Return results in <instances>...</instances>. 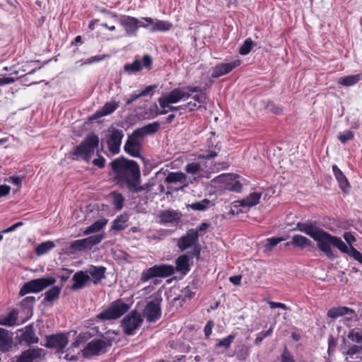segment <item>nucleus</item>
<instances>
[{
  "mask_svg": "<svg viewBox=\"0 0 362 362\" xmlns=\"http://www.w3.org/2000/svg\"><path fill=\"white\" fill-rule=\"evenodd\" d=\"M298 230L309 235L317 242V248L325 253L329 258L332 259L334 255L331 245L336 247L341 252L347 254L357 262L362 259V254L355 247H349L340 238L334 236L318 226L316 221H306L298 223L296 225Z\"/></svg>",
  "mask_w": 362,
  "mask_h": 362,
  "instance_id": "1",
  "label": "nucleus"
},
{
  "mask_svg": "<svg viewBox=\"0 0 362 362\" xmlns=\"http://www.w3.org/2000/svg\"><path fill=\"white\" fill-rule=\"evenodd\" d=\"M115 182L126 187L129 192L139 193L144 190L141 185V172L139 164L124 157L115 158L110 163Z\"/></svg>",
  "mask_w": 362,
  "mask_h": 362,
  "instance_id": "2",
  "label": "nucleus"
},
{
  "mask_svg": "<svg viewBox=\"0 0 362 362\" xmlns=\"http://www.w3.org/2000/svg\"><path fill=\"white\" fill-rule=\"evenodd\" d=\"M130 309V305L122 299L112 302L106 308L98 313L95 317L100 321L113 320L121 317Z\"/></svg>",
  "mask_w": 362,
  "mask_h": 362,
  "instance_id": "3",
  "label": "nucleus"
},
{
  "mask_svg": "<svg viewBox=\"0 0 362 362\" xmlns=\"http://www.w3.org/2000/svg\"><path fill=\"white\" fill-rule=\"evenodd\" d=\"M99 145V138L95 134L88 135L81 143L77 146L73 153L74 156L89 161L91 156Z\"/></svg>",
  "mask_w": 362,
  "mask_h": 362,
  "instance_id": "4",
  "label": "nucleus"
},
{
  "mask_svg": "<svg viewBox=\"0 0 362 362\" xmlns=\"http://www.w3.org/2000/svg\"><path fill=\"white\" fill-rule=\"evenodd\" d=\"M143 317L137 310H132L122 320L120 326L124 333L127 336H132L136 333L143 323Z\"/></svg>",
  "mask_w": 362,
  "mask_h": 362,
  "instance_id": "5",
  "label": "nucleus"
},
{
  "mask_svg": "<svg viewBox=\"0 0 362 362\" xmlns=\"http://www.w3.org/2000/svg\"><path fill=\"white\" fill-rule=\"evenodd\" d=\"M194 93H203L199 86H182L173 88L169 92V95L163 98L166 103H179L192 97Z\"/></svg>",
  "mask_w": 362,
  "mask_h": 362,
  "instance_id": "6",
  "label": "nucleus"
},
{
  "mask_svg": "<svg viewBox=\"0 0 362 362\" xmlns=\"http://www.w3.org/2000/svg\"><path fill=\"white\" fill-rule=\"evenodd\" d=\"M56 280L53 277H43L30 280L22 286L19 295L24 296L28 293L40 292L47 287L54 284Z\"/></svg>",
  "mask_w": 362,
  "mask_h": 362,
  "instance_id": "7",
  "label": "nucleus"
},
{
  "mask_svg": "<svg viewBox=\"0 0 362 362\" xmlns=\"http://www.w3.org/2000/svg\"><path fill=\"white\" fill-rule=\"evenodd\" d=\"M123 137L124 132L122 130L114 127H111L107 129L105 136V142L112 155L117 154L120 151Z\"/></svg>",
  "mask_w": 362,
  "mask_h": 362,
  "instance_id": "8",
  "label": "nucleus"
},
{
  "mask_svg": "<svg viewBox=\"0 0 362 362\" xmlns=\"http://www.w3.org/2000/svg\"><path fill=\"white\" fill-rule=\"evenodd\" d=\"M119 23L124 28L127 36H136L139 28H147L143 17L138 19L130 16H122L119 19Z\"/></svg>",
  "mask_w": 362,
  "mask_h": 362,
  "instance_id": "9",
  "label": "nucleus"
},
{
  "mask_svg": "<svg viewBox=\"0 0 362 362\" xmlns=\"http://www.w3.org/2000/svg\"><path fill=\"white\" fill-rule=\"evenodd\" d=\"M175 273V267L170 264L154 265L142 273L141 280L147 281L154 277H168Z\"/></svg>",
  "mask_w": 362,
  "mask_h": 362,
  "instance_id": "10",
  "label": "nucleus"
},
{
  "mask_svg": "<svg viewBox=\"0 0 362 362\" xmlns=\"http://www.w3.org/2000/svg\"><path fill=\"white\" fill-rule=\"evenodd\" d=\"M105 238V234H96L86 238L73 241L70 245V249L74 252H81L86 249H90L93 246L99 244Z\"/></svg>",
  "mask_w": 362,
  "mask_h": 362,
  "instance_id": "11",
  "label": "nucleus"
},
{
  "mask_svg": "<svg viewBox=\"0 0 362 362\" xmlns=\"http://www.w3.org/2000/svg\"><path fill=\"white\" fill-rule=\"evenodd\" d=\"M182 219V214L175 210H163L156 217V222L167 226H176Z\"/></svg>",
  "mask_w": 362,
  "mask_h": 362,
  "instance_id": "12",
  "label": "nucleus"
},
{
  "mask_svg": "<svg viewBox=\"0 0 362 362\" xmlns=\"http://www.w3.org/2000/svg\"><path fill=\"white\" fill-rule=\"evenodd\" d=\"M160 300L148 301L143 310V316L148 322L152 323L158 321L161 317Z\"/></svg>",
  "mask_w": 362,
  "mask_h": 362,
  "instance_id": "13",
  "label": "nucleus"
},
{
  "mask_svg": "<svg viewBox=\"0 0 362 362\" xmlns=\"http://www.w3.org/2000/svg\"><path fill=\"white\" fill-rule=\"evenodd\" d=\"M199 241V235L193 228L187 231L185 235L177 240V246L180 251H185L187 249L199 247L197 243Z\"/></svg>",
  "mask_w": 362,
  "mask_h": 362,
  "instance_id": "14",
  "label": "nucleus"
},
{
  "mask_svg": "<svg viewBox=\"0 0 362 362\" xmlns=\"http://www.w3.org/2000/svg\"><path fill=\"white\" fill-rule=\"evenodd\" d=\"M140 139L141 138L137 134H135V132L134 131L132 134L129 136L126 141L124 146V151L132 157H141V151L142 146Z\"/></svg>",
  "mask_w": 362,
  "mask_h": 362,
  "instance_id": "15",
  "label": "nucleus"
},
{
  "mask_svg": "<svg viewBox=\"0 0 362 362\" xmlns=\"http://www.w3.org/2000/svg\"><path fill=\"white\" fill-rule=\"evenodd\" d=\"M105 343L101 339H95L88 342L82 351L85 358L98 356L106 352Z\"/></svg>",
  "mask_w": 362,
  "mask_h": 362,
  "instance_id": "16",
  "label": "nucleus"
},
{
  "mask_svg": "<svg viewBox=\"0 0 362 362\" xmlns=\"http://www.w3.org/2000/svg\"><path fill=\"white\" fill-rule=\"evenodd\" d=\"M200 247H195L191 252L180 255L175 261L176 269L179 272H187L189 271V262L190 259L196 257L199 259L200 257Z\"/></svg>",
  "mask_w": 362,
  "mask_h": 362,
  "instance_id": "17",
  "label": "nucleus"
},
{
  "mask_svg": "<svg viewBox=\"0 0 362 362\" xmlns=\"http://www.w3.org/2000/svg\"><path fill=\"white\" fill-rule=\"evenodd\" d=\"M147 28L151 33L161 32L165 33L173 28V23L168 21L154 19L151 17H143Z\"/></svg>",
  "mask_w": 362,
  "mask_h": 362,
  "instance_id": "18",
  "label": "nucleus"
},
{
  "mask_svg": "<svg viewBox=\"0 0 362 362\" xmlns=\"http://www.w3.org/2000/svg\"><path fill=\"white\" fill-rule=\"evenodd\" d=\"M240 64V59H235L233 62L228 63L218 64L213 68L211 72V77L214 78H216L220 76H224L232 71L236 67L239 66Z\"/></svg>",
  "mask_w": 362,
  "mask_h": 362,
  "instance_id": "19",
  "label": "nucleus"
},
{
  "mask_svg": "<svg viewBox=\"0 0 362 362\" xmlns=\"http://www.w3.org/2000/svg\"><path fill=\"white\" fill-rule=\"evenodd\" d=\"M69 338L66 334L60 333L47 337V346L55 349L57 351H62L68 344Z\"/></svg>",
  "mask_w": 362,
  "mask_h": 362,
  "instance_id": "20",
  "label": "nucleus"
},
{
  "mask_svg": "<svg viewBox=\"0 0 362 362\" xmlns=\"http://www.w3.org/2000/svg\"><path fill=\"white\" fill-rule=\"evenodd\" d=\"M120 105V100L117 98H112L107 102L100 109L98 110L92 116L93 119H98L113 113Z\"/></svg>",
  "mask_w": 362,
  "mask_h": 362,
  "instance_id": "21",
  "label": "nucleus"
},
{
  "mask_svg": "<svg viewBox=\"0 0 362 362\" xmlns=\"http://www.w3.org/2000/svg\"><path fill=\"white\" fill-rule=\"evenodd\" d=\"M85 271L89 275V281L95 285L100 284L105 278L106 268L103 266L90 265Z\"/></svg>",
  "mask_w": 362,
  "mask_h": 362,
  "instance_id": "22",
  "label": "nucleus"
},
{
  "mask_svg": "<svg viewBox=\"0 0 362 362\" xmlns=\"http://www.w3.org/2000/svg\"><path fill=\"white\" fill-rule=\"evenodd\" d=\"M332 168L333 174L338 182L339 188L343 191V192L346 194L349 193L351 189V185L346 175L337 167V165H333Z\"/></svg>",
  "mask_w": 362,
  "mask_h": 362,
  "instance_id": "23",
  "label": "nucleus"
},
{
  "mask_svg": "<svg viewBox=\"0 0 362 362\" xmlns=\"http://www.w3.org/2000/svg\"><path fill=\"white\" fill-rule=\"evenodd\" d=\"M164 182L166 184H177L182 185L181 187L177 188L178 190L187 187L188 185L187 175L182 172H170L165 178Z\"/></svg>",
  "mask_w": 362,
  "mask_h": 362,
  "instance_id": "24",
  "label": "nucleus"
},
{
  "mask_svg": "<svg viewBox=\"0 0 362 362\" xmlns=\"http://www.w3.org/2000/svg\"><path fill=\"white\" fill-rule=\"evenodd\" d=\"M73 284L71 286L72 291H77L85 287L89 281V275L86 271L81 270L76 272L72 277Z\"/></svg>",
  "mask_w": 362,
  "mask_h": 362,
  "instance_id": "25",
  "label": "nucleus"
},
{
  "mask_svg": "<svg viewBox=\"0 0 362 362\" xmlns=\"http://www.w3.org/2000/svg\"><path fill=\"white\" fill-rule=\"evenodd\" d=\"M328 317L332 319H337L339 317L345 315H354L356 316V312L352 308L346 306H337L330 308L327 313Z\"/></svg>",
  "mask_w": 362,
  "mask_h": 362,
  "instance_id": "26",
  "label": "nucleus"
},
{
  "mask_svg": "<svg viewBox=\"0 0 362 362\" xmlns=\"http://www.w3.org/2000/svg\"><path fill=\"white\" fill-rule=\"evenodd\" d=\"M42 349H33L23 351L16 359V362H33L36 358L42 357Z\"/></svg>",
  "mask_w": 362,
  "mask_h": 362,
  "instance_id": "27",
  "label": "nucleus"
},
{
  "mask_svg": "<svg viewBox=\"0 0 362 362\" xmlns=\"http://www.w3.org/2000/svg\"><path fill=\"white\" fill-rule=\"evenodd\" d=\"M13 344V333L0 327V351H8Z\"/></svg>",
  "mask_w": 362,
  "mask_h": 362,
  "instance_id": "28",
  "label": "nucleus"
},
{
  "mask_svg": "<svg viewBox=\"0 0 362 362\" xmlns=\"http://www.w3.org/2000/svg\"><path fill=\"white\" fill-rule=\"evenodd\" d=\"M262 194L261 192H252L246 198L237 201V206L248 208L255 206L259 204Z\"/></svg>",
  "mask_w": 362,
  "mask_h": 362,
  "instance_id": "29",
  "label": "nucleus"
},
{
  "mask_svg": "<svg viewBox=\"0 0 362 362\" xmlns=\"http://www.w3.org/2000/svg\"><path fill=\"white\" fill-rule=\"evenodd\" d=\"M160 129V123L158 122H153L149 123L142 127L138 128L134 130L135 134H137L141 138L146 135H152L156 134Z\"/></svg>",
  "mask_w": 362,
  "mask_h": 362,
  "instance_id": "30",
  "label": "nucleus"
},
{
  "mask_svg": "<svg viewBox=\"0 0 362 362\" xmlns=\"http://www.w3.org/2000/svg\"><path fill=\"white\" fill-rule=\"evenodd\" d=\"M286 245L303 249L307 247H313V243L305 236L301 235H294L292 236L291 241L290 243H287Z\"/></svg>",
  "mask_w": 362,
  "mask_h": 362,
  "instance_id": "31",
  "label": "nucleus"
},
{
  "mask_svg": "<svg viewBox=\"0 0 362 362\" xmlns=\"http://www.w3.org/2000/svg\"><path fill=\"white\" fill-rule=\"evenodd\" d=\"M39 339L36 336L34 329L31 327H26L25 331L21 335L20 342L30 346L37 343Z\"/></svg>",
  "mask_w": 362,
  "mask_h": 362,
  "instance_id": "32",
  "label": "nucleus"
},
{
  "mask_svg": "<svg viewBox=\"0 0 362 362\" xmlns=\"http://www.w3.org/2000/svg\"><path fill=\"white\" fill-rule=\"evenodd\" d=\"M172 230L168 229H160L158 230H151L147 233L146 238L151 241H161L166 237L170 235Z\"/></svg>",
  "mask_w": 362,
  "mask_h": 362,
  "instance_id": "33",
  "label": "nucleus"
},
{
  "mask_svg": "<svg viewBox=\"0 0 362 362\" xmlns=\"http://www.w3.org/2000/svg\"><path fill=\"white\" fill-rule=\"evenodd\" d=\"M95 335H101L98 327H93L88 331L81 332L77 337L76 343H84Z\"/></svg>",
  "mask_w": 362,
  "mask_h": 362,
  "instance_id": "34",
  "label": "nucleus"
},
{
  "mask_svg": "<svg viewBox=\"0 0 362 362\" xmlns=\"http://www.w3.org/2000/svg\"><path fill=\"white\" fill-rule=\"evenodd\" d=\"M107 223V220L105 218L95 221L90 226L87 227L83 231L84 235H89L102 230Z\"/></svg>",
  "mask_w": 362,
  "mask_h": 362,
  "instance_id": "35",
  "label": "nucleus"
},
{
  "mask_svg": "<svg viewBox=\"0 0 362 362\" xmlns=\"http://www.w3.org/2000/svg\"><path fill=\"white\" fill-rule=\"evenodd\" d=\"M129 217L126 214L118 216L112 222V229L117 231L125 229Z\"/></svg>",
  "mask_w": 362,
  "mask_h": 362,
  "instance_id": "36",
  "label": "nucleus"
},
{
  "mask_svg": "<svg viewBox=\"0 0 362 362\" xmlns=\"http://www.w3.org/2000/svg\"><path fill=\"white\" fill-rule=\"evenodd\" d=\"M55 246V243L52 240L42 242L35 248V255L38 257L42 256L52 250Z\"/></svg>",
  "mask_w": 362,
  "mask_h": 362,
  "instance_id": "37",
  "label": "nucleus"
},
{
  "mask_svg": "<svg viewBox=\"0 0 362 362\" xmlns=\"http://www.w3.org/2000/svg\"><path fill=\"white\" fill-rule=\"evenodd\" d=\"M142 69L141 61L137 57L132 63L125 64L124 71L129 75H132L140 71Z\"/></svg>",
  "mask_w": 362,
  "mask_h": 362,
  "instance_id": "38",
  "label": "nucleus"
},
{
  "mask_svg": "<svg viewBox=\"0 0 362 362\" xmlns=\"http://www.w3.org/2000/svg\"><path fill=\"white\" fill-rule=\"evenodd\" d=\"M110 197L116 210H121L124 207V197L122 193L113 191L110 193Z\"/></svg>",
  "mask_w": 362,
  "mask_h": 362,
  "instance_id": "39",
  "label": "nucleus"
},
{
  "mask_svg": "<svg viewBox=\"0 0 362 362\" xmlns=\"http://www.w3.org/2000/svg\"><path fill=\"white\" fill-rule=\"evenodd\" d=\"M214 206L211 201L207 199H204L200 202H193L188 205V207L194 211H204Z\"/></svg>",
  "mask_w": 362,
  "mask_h": 362,
  "instance_id": "40",
  "label": "nucleus"
},
{
  "mask_svg": "<svg viewBox=\"0 0 362 362\" xmlns=\"http://www.w3.org/2000/svg\"><path fill=\"white\" fill-rule=\"evenodd\" d=\"M362 78L361 74L350 75L341 77L339 79V83L344 86H351L356 84Z\"/></svg>",
  "mask_w": 362,
  "mask_h": 362,
  "instance_id": "41",
  "label": "nucleus"
},
{
  "mask_svg": "<svg viewBox=\"0 0 362 362\" xmlns=\"http://www.w3.org/2000/svg\"><path fill=\"white\" fill-rule=\"evenodd\" d=\"M1 325L5 326H14L16 325L18 319V312L16 310H13L8 313L6 316L1 317Z\"/></svg>",
  "mask_w": 362,
  "mask_h": 362,
  "instance_id": "42",
  "label": "nucleus"
},
{
  "mask_svg": "<svg viewBox=\"0 0 362 362\" xmlns=\"http://www.w3.org/2000/svg\"><path fill=\"white\" fill-rule=\"evenodd\" d=\"M168 95H169V93L163 94L158 100L159 105L162 109L168 108V110L170 111H178V110H184V106L182 105H178V106H172L170 105L175 104V103H166L165 101H163V98H166Z\"/></svg>",
  "mask_w": 362,
  "mask_h": 362,
  "instance_id": "43",
  "label": "nucleus"
},
{
  "mask_svg": "<svg viewBox=\"0 0 362 362\" xmlns=\"http://www.w3.org/2000/svg\"><path fill=\"white\" fill-rule=\"evenodd\" d=\"M61 292V288L59 286H53L44 293V301L52 302L58 298Z\"/></svg>",
  "mask_w": 362,
  "mask_h": 362,
  "instance_id": "44",
  "label": "nucleus"
},
{
  "mask_svg": "<svg viewBox=\"0 0 362 362\" xmlns=\"http://www.w3.org/2000/svg\"><path fill=\"white\" fill-rule=\"evenodd\" d=\"M347 337L354 342L362 344V330L360 328H353L349 331Z\"/></svg>",
  "mask_w": 362,
  "mask_h": 362,
  "instance_id": "45",
  "label": "nucleus"
},
{
  "mask_svg": "<svg viewBox=\"0 0 362 362\" xmlns=\"http://www.w3.org/2000/svg\"><path fill=\"white\" fill-rule=\"evenodd\" d=\"M112 334L117 335L118 332L109 330L105 333V335H103V334L100 335V337H103V339H102L105 343L106 349L107 347L111 346L112 345V343L115 341V337H112Z\"/></svg>",
  "mask_w": 362,
  "mask_h": 362,
  "instance_id": "46",
  "label": "nucleus"
},
{
  "mask_svg": "<svg viewBox=\"0 0 362 362\" xmlns=\"http://www.w3.org/2000/svg\"><path fill=\"white\" fill-rule=\"evenodd\" d=\"M362 352V346L353 345L346 351V355L351 358H358Z\"/></svg>",
  "mask_w": 362,
  "mask_h": 362,
  "instance_id": "47",
  "label": "nucleus"
},
{
  "mask_svg": "<svg viewBox=\"0 0 362 362\" xmlns=\"http://www.w3.org/2000/svg\"><path fill=\"white\" fill-rule=\"evenodd\" d=\"M185 170L189 174L197 175L202 170V167L199 163L192 162L185 166Z\"/></svg>",
  "mask_w": 362,
  "mask_h": 362,
  "instance_id": "48",
  "label": "nucleus"
},
{
  "mask_svg": "<svg viewBox=\"0 0 362 362\" xmlns=\"http://www.w3.org/2000/svg\"><path fill=\"white\" fill-rule=\"evenodd\" d=\"M252 45L253 41L250 38L246 39L244 43L240 46L239 53L241 55H247L250 52Z\"/></svg>",
  "mask_w": 362,
  "mask_h": 362,
  "instance_id": "49",
  "label": "nucleus"
},
{
  "mask_svg": "<svg viewBox=\"0 0 362 362\" xmlns=\"http://www.w3.org/2000/svg\"><path fill=\"white\" fill-rule=\"evenodd\" d=\"M235 337V336L234 334L228 335L226 337L223 338L222 339H221L216 344V346L217 347H224L226 349H228L230 346V345H231L232 342L233 341Z\"/></svg>",
  "mask_w": 362,
  "mask_h": 362,
  "instance_id": "50",
  "label": "nucleus"
},
{
  "mask_svg": "<svg viewBox=\"0 0 362 362\" xmlns=\"http://www.w3.org/2000/svg\"><path fill=\"white\" fill-rule=\"evenodd\" d=\"M273 333V327L271 326L269 329L266 332H261L257 334V337L255 340V344L256 345H259L262 341L267 337H269Z\"/></svg>",
  "mask_w": 362,
  "mask_h": 362,
  "instance_id": "51",
  "label": "nucleus"
},
{
  "mask_svg": "<svg viewBox=\"0 0 362 362\" xmlns=\"http://www.w3.org/2000/svg\"><path fill=\"white\" fill-rule=\"evenodd\" d=\"M283 240L281 238L272 237L266 240L265 247L268 250H272L275 246H276L280 242Z\"/></svg>",
  "mask_w": 362,
  "mask_h": 362,
  "instance_id": "52",
  "label": "nucleus"
},
{
  "mask_svg": "<svg viewBox=\"0 0 362 362\" xmlns=\"http://www.w3.org/2000/svg\"><path fill=\"white\" fill-rule=\"evenodd\" d=\"M354 137V133L351 130L345 131L344 132L341 133L338 135V139L342 144H345L348 141L353 139Z\"/></svg>",
  "mask_w": 362,
  "mask_h": 362,
  "instance_id": "53",
  "label": "nucleus"
},
{
  "mask_svg": "<svg viewBox=\"0 0 362 362\" xmlns=\"http://www.w3.org/2000/svg\"><path fill=\"white\" fill-rule=\"evenodd\" d=\"M23 176H10L5 179V182L13 184V185L17 186L19 189L21 187L22 181L23 180Z\"/></svg>",
  "mask_w": 362,
  "mask_h": 362,
  "instance_id": "54",
  "label": "nucleus"
},
{
  "mask_svg": "<svg viewBox=\"0 0 362 362\" xmlns=\"http://www.w3.org/2000/svg\"><path fill=\"white\" fill-rule=\"evenodd\" d=\"M215 148L217 151H209L207 153L199 154L198 156V158L202 159H211L216 157L218 155V152L220 151L221 148L218 147V146L216 145Z\"/></svg>",
  "mask_w": 362,
  "mask_h": 362,
  "instance_id": "55",
  "label": "nucleus"
},
{
  "mask_svg": "<svg viewBox=\"0 0 362 362\" xmlns=\"http://www.w3.org/2000/svg\"><path fill=\"white\" fill-rule=\"evenodd\" d=\"M140 97L139 92H133L126 98V102L124 106H128L131 105L133 102L139 99Z\"/></svg>",
  "mask_w": 362,
  "mask_h": 362,
  "instance_id": "56",
  "label": "nucleus"
},
{
  "mask_svg": "<svg viewBox=\"0 0 362 362\" xmlns=\"http://www.w3.org/2000/svg\"><path fill=\"white\" fill-rule=\"evenodd\" d=\"M156 88V86H148L143 90L139 91L140 97H145L148 95H152L153 91Z\"/></svg>",
  "mask_w": 362,
  "mask_h": 362,
  "instance_id": "57",
  "label": "nucleus"
},
{
  "mask_svg": "<svg viewBox=\"0 0 362 362\" xmlns=\"http://www.w3.org/2000/svg\"><path fill=\"white\" fill-rule=\"evenodd\" d=\"M105 55L103 56H93L90 58L86 59L82 65L90 64L96 62H99L105 58Z\"/></svg>",
  "mask_w": 362,
  "mask_h": 362,
  "instance_id": "58",
  "label": "nucleus"
},
{
  "mask_svg": "<svg viewBox=\"0 0 362 362\" xmlns=\"http://www.w3.org/2000/svg\"><path fill=\"white\" fill-rule=\"evenodd\" d=\"M228 189L232 192H240L242 191L243 186L239 181L235 180L230 185V186H228Z\"/></svg>",
  "mask_w": 362,
  "mask_h": 362,
  "instance_id": "59",
  "label": "nucleus"
},
{
  "mask_svg": "<svg viewBox=\"0 0 362 362\" xmlns=\"http://www.w3.org/2000/svg\"><path fill=\"white\" fill-rule=\"evenodd\" d=\"M214 325V321H212V320H209L206 322V324L205 325L204 328V332L205 337L206 338H209V336L211 334Z\"/></svg>",
  "mask_w": 362,
  "mask_h": 362,
  "instance_id": "60",
  "label": "nucleus"
},
{
  "mask_svg": "<svg viewBox=\"0 0 362 362\" xmlns=\"http://www.w3.org/2000/svg\"><path fill=\"white\" fill-rule=\"evenodd\" d=\"M191 98L194 100L195 103L197 102L199 104H204L206 103V97L204 93H201L193 96L192 95Z\"/></svg>",
  "mask_w": 362,
  "mask_h": 362,
  "instance_id": "61",
  "label": "nucleus"
},
{
  "mask_svg": "<svg viewBox=\"0 0 362 362\" xmlns=\"http://www.w3.org/2000/svg\"><path fill=\"white\" fill-rule=\"evenodd\" d=\"M149 112H150V115L148 117L151 119L156 118L157 116L159 115V108H158V105L156 103L152 105L149 107Z\"/></svg>",
  "mask_w": 362,
  "mask_h": 362,
  "instance_id": "62",
  "label": "nucleus"
},
{
  "mask_svg": "<svg viewBox=\"0 0 362 362\" xmlns=\"http://www.w3.org/2000/svg\"><path fill=\"white\" fill-rule=\"evenodd\" d=\"M343 238L349 245V247H351L352 243L356 241L355 237L350 232H345L343 235Z\"/></svg>",
  "mask_w": 362,
  "mask_h": 362,
  "instance_id": "63",
  "label": "nucleus"
},
{
  "mask_svg": "<svg viewBox=\"0 0 362 362\" xmlns=\"http://www.w3.org/2000/svg\"><path fill=\"white\" fill-rule=\"evenodd\" d=\"M142 63L145 68L151 69L153 63L152 57L149 54L144 55L141 64Z\"/></svg>",
  "mask_w": 362,
  "mask_h": 362,
  "instance_id": "64",
  "label": "nucleus"
}]
</instances>
